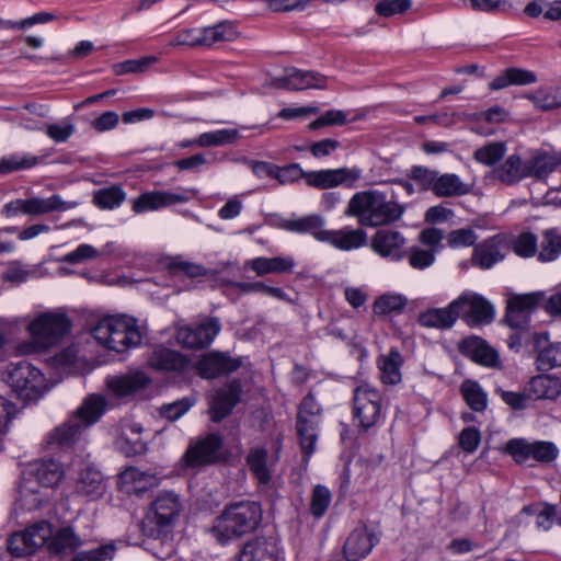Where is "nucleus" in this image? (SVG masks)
<instances>
[{
  "instance_id": "72a5a7b5",
  "label": "nucleus",
  "mask_w": 561,
  "mask_h": 561,
  "mask_svg": "<svg viewBox=\"0 0 561 561\" xmlns=\"http://www.w3.org/2000/svg\"><path fill=\"white\" fill-rule=\"evenodd\" d=\"M119 478L122 483L126 486L127 492H134L137 494L158 486L160 482V479L154 472L141 471L134 467L123 471Z\"/></svg>"
},
{
  "instance_id": "774afa93",
  "label": "nucleus",
  "mask_w": 561,
  "mask_h": 561,
  "mask_svg": "<svg viewBox=\"0 0 561 561\" xmlns=\"http://www.w3.org/2000/svg\"><path fill=\"white\" fill-rule=\"evenodd\" d=\"M481 434L476 427H466L459 434V446L466 453H473L480 445Z\"/></svg>"
},
{
  "instance_id": "6e6d98bb",
  "label": "nucleus",
  "mask_w": 561,
  "mask_h": 561,
  "mask_svg": "<svg viewBox=\"0 0 561 561\" xmlns=\"http://www.w3.org/2000/svg\"><path fill=\"white\" fill-rule=\"evenodd\" d=\"M561 254V234L556 231H546L541 242L539 259L541 261H552Z\"/></svg>"
},
{
  "instance_id": "864d4df0",
  "label": "nucleus",
  "mask_w": 561,
  "mask_h": 561,
  "mask_svg": "<svg viewBox=\"0 0 561 561\" xmlns=\"http://www.w3.org/2000/svg\"><path fill=\"white\" fill-rule=\"evenodd\" d=\"M506 147L503 142H490L477 149L473 157L485 165H493L504 157Z\"/></svg>"
},
{
  "instance_id": "49530a36",
  "label": "nucleus",
  "mask_w": 561,
  "mask_h": 561,
  "mask_svg": "<svg viewBox=\"0 0 561 561\" xmlns=\"http://www.w3.org/2000/svg\"><path fill=\"white\" fill-rule=\"evenodd\" d=\"M56 19L50 12H37L20 21L0 19V30H26L35 24H45Z\"/></svg>"
},
{
  "instance_id": "f257e3e1",
  "label": "nucleus",
  "mask_w": 561,
  "mask_h": 561,
  "mask_svg": "<svg viewBox=\"0 0 561 561\" xmlns=\"http://www.w3.org/2000/svg\"><path fill=\"white\" fill-rule=\"evenodd\" d=\"M181 511L182 503L179 495L174 492H163L156 497L150 512L141 520L140 529L146 538L145 545L148 546L147 549L154 557L164 558L163 553L159 552L151 541H159L161 547H167L165 556L173 551L171 531Z\"/></svg>"
},
{
  "instance_id": "393cba45",
  "label": "nucleus",
  "mask_w": 561,
  "mask_h": 561,
  "mask_svg": "<svg viewBox=\"0 0 561 561\" xmlns=\"http://www.w3.org/2000/svg\"><path fill=\"white\" fill-rule=\"evenodd\" d=\"M459 350L462 355L480 365L495 367L499 363L497 352L478 336L465 339L460 343Z\"/></svg>"
},
{
  "instance_id": "dca6fc26",
  "label": "nucleus",
  "mask_w": 561,
  "mask_h": 561,
  "mask_svg": "<svg viewBox=\"0 0 561 561\" xmlns=\"http://www.w3.org/2000/svg\"><path fill=\"white\" fill-rule=\"evenodd\" d=\"M147 363L150 368L163 373H184L191 367L190 357L163 345H158L151 351Z\"/></svg>"
},
{
  "instance_id": "37998d69",
  "label": "nucleus",
  "mask_w": 561,
  "mask_h": 561,
  "mask_svg": "<svg viewBox=\"0 0 561 561\" xmlns=\"http://www.w3.org/2000/svg\"><path fill=\"white\" fill-rule=\"evenodd\" d=\"M267 457V450L262 447L251 449L247 456V463L261 486H267L272 479L271 470L266 465Z\"/></svg>"
},
{
  "instance_id": "0e129e2a",
  "label": "nucleus",
  "mask_w": 561,
  "mask_h": 561,
  "mask_svg": "<svg viewBox=\"0 0 561 561\" xmlns=\"http://www.w3.org/2000/svg\"><path fill=\"white\" fill-rule=\"evenodd\" d=\"M113 543L101 546L96 549L76 554L72 561H106L111 560L115 553Z\"/></svg>"
},
{
  "instance_id": "4d7b16f0",
  "label": "nucleus",
  "mask_w": 561,
  "mask_h": 561,
  "mask_svg": "<svg viewBox=\"0 0 561 561\" xmlns=\"http://www.w3.org/2000/svg\"><path fill=\"white\" fill-rule=\"evenodd\" d=\"M409 264L415 270L430 267L435 261V250H424L419 247H411L407 253Z\"/></svg>"
},
{
  "instance_id": "58836bf2",
  "label": "nucleus",
  "mask_w": 561,
  "mask_h": 561,
  "mask_svg": "<svg viewBox=\"0 0 561 561\" xmlns=\"http://www.w3.org/2000/svg\"><path fill=\"white\" fill-rule=\"evenodd\" d=\"M471 190L472 185L462 182L458 175L438 173L433 193L438 197H454L466 195Z\"/></svg>"
},
{
  "instance_id": "ddd939ff",
  "label": "nucleus",
  "mask_w": 561,
  "mask_h": 561,
  "mask_svg": "<svg viewBox=\"0 0 561 561\" xmlns=\"http://www.w3.org/2000/svg\"><path fill=\"white\" fill-rule=\"evenodd\" d=\"M222 439L217 434H208L192 440L181 463L184 468H197L217 462L221 458Z\"/></svg>"
},
{
  "instance_id": "a19ab883",
  "label": "nucleus",
  "mask_w": 561,
  "mask_h": 561,
  "mask_svg": "<svg viewBox=\"0 0 561 561\" xmlns=\"http://www.w3.org/2000/svg\"><path fill=\"white\" fill-rule=\"evenodd\" d=\"M50 539L51 540L48 542V550L54 554L71 553L82 545L80 537L71 527L58 529L53 534Z\"/></svg>"
},
{
  "instance_id": "4c0bfd02",
  "label": "nucleus",
  "mask_w": 561,
  "mask_h": 561,
  "mask_svg": "<svg viewBox=\"0 0 561 561\" xmlns=\"http://www.w3.org/2000/svg\"><path fill=\"white\" fill-rule=\"evenodd\" d=\"M403 358L397 348H391L388 354L378 359L380 379L386 385H397L401 381V366Z\"/></svg>"
},
{
  "instance_id": "f704fd0d",
  "label": "nucleus",
  "mask_w": 561,
  "mask_h": 561,
  "mask_svg": "<svg viewBox=\"0 0 561 561\" xmlns=\"http://www.w3.org/2000/svg\"><path fill=\"white\" fill-rule=\"evenodd\" d=\"M257 276L266 274H282L290 273L295 266V261L289 256H275V257H255L245 264Z\"/></svg>"
},
{
  "instance_id": "412c9836",
  "label": "nucleus",
  "mask_w": 561,
  "mask_h": 561,
  "mask_svg": "<svg viewBox=\"0 0 561 561\" xmlns=\"http://www.w3.org/2000/svg\"><path fill=\"white\" fill-rule=\"evenodd\" d=\"M561 167V153L536 150L525 160L526 178L545 180Z\"/></svg>"
},
{
  "instance_id": "c9c22d12",
  "label": "nucleus",
  "mask_w": 561,
  "mask_h": 561,
  "mask_svg": "<svg viewBox=\"0 0 561 561\" xmlns=\"http://www.w3.org/2000/svg\"><path fill=\"white\" fill-rule=\"evenodd\" d=\"M42 489L36 480L24 473L23 480L19 485L18 505L25 511H34L41 507L45 501Z\"/></svg>"
},
{
  "instance_id": "aec40b11",
  "label": "nucleus",
  "mask_w": 561,
  "mask_h": 561,
  "mask_svg": "<svg viewBox=\"0 0 561 561\" xmlns=\"http://www.w3.org/2000/svg\"><path fill=\"white\" fill-rule=\"evenodd\" d=\"M377 542L376 535L366 527L355 528L344 542V558L346 561H359L370 553Z\"/></svg>"
},
{
  "instance_id": "b1692460",
  "label": "nucleus",
  "mask_w": 561,
  "mask_h": 561,
  "mask_svg": "<svg viewBox=\"0 0 561 561\" xmlns=\"http://www.w3.org/2000/svg\"><path fill=\"white\" fill-rule=\"evenodd\" d=\"M239 366V360L222 353H208L199 359L197 370L203 378L210 379L232 373L237 370Z\"/></svg>"
},
{
  "instance_id": "f8f14e48",
  "label": "nucleus",
  "mask_w": 561,
  "mask_h": 561,
  "mask_svg": "<svg viewBox=\"0 0 561 561\" xmlns=\"http://www.w3.org/2000/svg\"><path fill=\"white\" fill-rule=\"evenodd\" d=\"M456 317L469 325L486 324L494 318L492 305L482 296L466 291L453 300Z\"/></svg>"
},
{
  "instance_id": "09e8293b",
  "label": "nucleus",
  "mask_w": 561,
  "mask_h": 561,
  "mask_svg": "<svg viewBox=\"0 0 561 561\" xmlns=\"http://www.w3.org/2000/svg\"><path fill=\"white\" fill-rule=\"evenodd\" d=\"M529 99L540 110H553L561 106V88L540 89Z\"/></svg>"
},
{
  "instance_id": "de8ad7c7",
  "label": "nucleus",
  "mask_w": 561,
  "mask_h": 561,
  "mask_svg": "<svg viewBox=\"0 0 561 561\" xmlns=\"http://www.w3.org/2000/svg\"><path fill=\"white\" fill-rule=\"evenodd\" d=\"M461 392L467 404L476 412H482L486 408V394L477 382L466 381L461 386Z\"/></svg>"
},
{
  "instance_id": "e2e57ef3",
  "label": "nucleus",
  "mask_w": 561,
  "mask_h": 561,
  "mask_svg": "<svg viewBox=\"0 0 561 561\" xmlns=\"http://www.w3.org/2000/svg\"><path fill=\"white\" fill-rule=\"evenodd\" d=\"M156 61H157V58L154 56H148V57H144L140 59L126 60L124 62L115 65L114 71L116 75L142 72L150 65L154 64Z\"/></svg>"
},
{
  "instance_id": "c756f323",
  "label": "nucleus",
  "mask_w": 561,
  "mask_h": 561,
  "mask_svg": "<svg viewBox=\"0 0 561 561\" xmlns=\"http://www.w3.org/2000/svg\"><path fill=\"white\" fill-rule=\"evenodd\" d=\"M85 428L73 416L54 428L46 437V444L53 447H69L75 444Z\"/></svg>"
},
{
  "instance_id": "a18cd8bd",
  "label": "nucleus",
  "mask_w": 561,
  "mask_h": 561,
  "mask_svg": "<svg viewBox=\"0 0 561 561\" xmlns=\"http://www.w3.org/2000/svg\"><path fill=\"white\" fill-rule=\"evenodd\" d=\"M239 138L240 134L238 129L227 128L203 133L194 139V144L203 148L218 147L234 144Z\"/></svg>"
},
{
  "instance_id": "79ce46f5",
  "label": "nucleus",
  "mask_w": 561,
  "mask_h": 561,
  "mask_svg": "<svg viewBox=\"0 0 561 561\" xmlns=\"http://www.w3.org/2000/svg\"><path fill=\"white\" fill-rule=\"evenodd\" d=\"M324 220L319 215H309L297 219L284 220L280 224L283 229L295 231L299 233H312L316 239L322 241L321 233H327L328 230H323L322 226Z\"/></svg>"
},
{
  "instance_id": "2eb2a0df",
  "label": "nucleus",
  "mask_w": 561,
  "mask_h": 561,
  "mask_svg": "<svg viewBox=\"0 0 561 561\" xmlns=\"http://www.w3.org/2000/svg\"><path fill=\"white\" fill-rule=\"evenodd\" d=\"M328 78L316 71H302L296 68L285 70L280 78L273 82L275 88L288 90L327 89Z\"/></svg>"
},
{
  "instance_id": "bb28decb",
  "label": "nucleus",
  "mask_w": 561,
  "mask_h": 561,
  "mask_svg": "<svg viewBox=\"0 0 561 561\" xmlns=\"http://www.w3.org/2000/svg\"><path fill=\"white\" fill-rule=\"evenodd\" d=\"M25 474L42 488H54L62 480L65 470L59 462L47 459L33 463Z\"/></svg>"
},
{
  "instance_id": "4be33fe9",
  "label": "nucleus",
  "mask_w": 561,
  "mask_h": 561,
  "mask_svg": "<svg viewBox=\"0 0 561 561\" xmlns=\"http://www.w3.org/2000/svg\"><path fill=\"white\" fill-rule=\"evenodd\" d=\"M105 491L104 477L101 471L92 465H85L78 472L75 481V492L88 500L99 499Z\"/></svg>"
},
{
  "instance_id": "13d9d810",
  "label": "nucleus",
  "mask_w": 561,
  "mask_h": 561,
  "mask_svg": "<svg viewBox=\"0 0 561 561\" xmlns=\"http://www.w3.org/2000/svg\"><path fill=\"white\" fill-rule=\"evenodd\" d=\"M330 502H331V492L329 491V489L323 485H316L312 491V496H311V502H310L311 514L317 518L323 516Z\"/></svg>"
},
{
  "instance_id": "052dcab7",
  "label": "nucleus",
  "mask_w": 561,
  "mask_h": 561,
  "mask_svg": "<svg viewBox=\"0 0 561 561\" xmlns=\"http://www.w3.org/2000/svg\"><path fill=\"white\" fill-rule=\"evenodd\" d=\"M412 5L411 0H381L376 3L375 12L383 18L401 14Z\"/></svg>"
},
{
  "instance_id": "603ef678",
  "label": "nucleus",
  "mask_w": 561,
  "mask_h": 561,
  "mask_svg": "<svg viewBox=\"0 0 561 561\" xmlns=\"http://www.w3.org/2000/svg\"><path fill=\"white\" fill-rule=\"evenodd\" d=\"M543 302V293L535 291L523 295H514L507 300V305L515 310L524 311L529 314L540 304Z\"/></svg>"
},
{
  "instance_id": "5fc2aeb1",
  "label": "nucleus",
  "mask_w": 561,
  "mask_h": 561,
  "mask_svg": "<svg viewBox=\"0 0 561 561\" xmlns=\"http://www.w3.org/2000/svg\"><path fill=\"white\" fill-rule=\"evenodd\" d=\"M537 363L542 370L561 366V343H551L541 347L537 355Z\"/></svg>"
},
{
  "instance_id": "3c124183",
  "label": "nucleus",
  "mask_w": 561,
  "mask_h": 561,
  "mask_svg": "<svg viewBox=\"0 0 561 561\" xmlns=\"http://www.w3.org/2000/svg\"><path fill=\"white\" fill-rule=\"evenodd\" d=\"M125 199V193L119 186H111L94 193L93 202L101 208L112 209L119 206Z\"/></svg>"
},
{
  "instance_id": "39448f33",
  "label": "nucleus",
  "mask_w": 561,
  "mask_h": 561,
  "mask_svg": "<svg viewBox=\"0 0 561 561\" xmlns=\"http://www.w3.org/2000/svg\"><path fill=\"white\" fill-rule=\"evenodd\" d=\"M360 178V170L357 168H339L320 171L305 172L298 163L286 167H278L276 180L279 184L294 183L305 179L309 186L320 190L332 188L339 185H353Z\"/></svg>"
},
{
  "instance_id": "7ed1b4c3",
  "label": "nucleus",
  "mask_w": 561,
  "mask_h": 561,
  "mask_svg": "<svg viewBox=\"0 0 561 561\" xmlns=\"http://www.w3.org/2000/svg\"><path fill=\"white\" fill-rule=\"evenodd\" d=\"M405 207L394 201L387 199L379 191L358 192L348 202L346 214L357 218L365 227H382L401 219Z\"/></svg>"
},
{
  "instance_id": "bf43d9fd",
  "label": "nucleus",
  "mask_w": 561,
  "mask_h": 561,
  "mask_svg": "<svg viewBox=\"0 0 561 561\" xmlns=\"http://www.w3.org/2000/svg\"><path fill=\"white\" fill-rule=\"evenodd\" d=\"M347 123L346 114L341 110H329L308 125V129L317 130L325 126H343Z\"/></svg>"
},
{
  "instance_id": "6ab92c4d",
  "label": "nucleus",
  "mask_w": 561,
  "mask_h": 561,
  "mask_svg": "<svg viewBox=\"0 0 561 561\" xmlns=\"http://www.w3.org/2000/svg\"><path fill=\"white\" fill-rule=\"evenodd\" d=\"M151 379L142 371L135 370L125 375L110 376L105 380V385L110 392L117 398L133 396L146 389Z\"/></svg>"
},
{
  "instance_id": "9b49d317",
  "label": "nucleus",
  "mask_w": 561,
  "mask_h": 561,
  "mask_svg": "<svg viewBox=\"0 0 561 561\" xmlns=\"http://www.w3.org/2000/svg\"><path fill=\"white\" fill-rule=\"evenodd\" d=\"M381 415V396L369 387L362 385L355 388L353 396V416L363 430L373 427Z\"/></svg>"
},
{
  "instance_id": "ea45409f",
  "label": "nucleus",
  "mask_w": 561,
  "mask_h": 561,
  "mask_svg": "<svg viewBox=\"0 0 561 561\" xmlns=\"http://www.w3.org/2000/svg\"><path fill=\"white\" fill-rule=\"evenodd\" d=\"M492 176L505 184H514L526 178L525 161L519 156L512 154L492 171Z\"/></svg>"
},
{
  "instance_id": "e433bc0d",
  "label": "nucleus",
  "mask_w": 561,
  "mask_h": 561,
  "mask_svg": "<svg viewBox=\"0 0 561 561\" xmlns=\"http://www.w3.org/2000/svg\"><path fill=\"white\" fill-rule=\"evenodd\" d=\"M457 320L453 301L446 308L428 309L420 313L417 322L425 328L450 329Z\"/></svg>"
},
{
  "instance_id": "cd10ccee",
  "label": "nucleus",
  "mask_w": 561,
  "mask_h": 561,
  "mask_svg": "<svg viewBox=\"0 0 561 561\" xmlns=\"http://www.w3.org/2000/svg\"><path fill=\"white\" fill-rule=\"evenodd\" d=\"M505 244L500 237L490 238L474 247L472 263L481 268H490L496 262L503 260Z\"/></svg>"
},
{
  "instance_id": "423d86ee",
  "label": "nucleus",
  "mask_w": 561,
  "mask_h": 561,
  "mask_svg": "<svg viewBox=\"0 0 561 561\" xmlns=\"http://www.w3.org/2000/svg\"><path fill=\"white\" fill-rule=\"evenodd\" d=\"M4 380L24 402L38 400L50 388L41 370L27 362L9 365Z\"/></svg>"
},
{
  "instance_id": "a211bd4d",
  "label": "nucleus",
  "mask_w": 561,
  "mask_h": 561,
  "mask_svg": "<svg viewBox=\"0 0 561 561\" xmlns=\"http://www.w3.org/2000/svg\"><path fill=\"white\" fill-rule=\"evenodd\" d=\"M188 201L185 193L170 191H151L139 195L133 201L131 208L140 214L148 210H157L162 207H170L176 204H183Z\"/></svg>"
},
{
  "instance_id": "f3484780",
  "label": "nucleus",
  "mask_w": 561,
  "mask_h": 561,
  "mask_svg": "<svg viewBox=\"0 0 561 561\" xmlns=\"http://www.w3.org/2000/svg\"><path fill=\"white\" fill-rule=\"evenodd\" d=\"M404 244L405 239L402 233L390 229H380L370 239V248L374 252L396 262L404 257Z\"/></svg>"
},
{
  "instance_id": "f03ea898",
  "label": "nucleus",
  "mask_w": 561,
  "mask_h": 561,
  "mask_svg": "<svg viewBox=\"0 0 561 561\" xmlns=\"http://www.w3.org/2000/svg\"><path fill=\"white\" fill-rule=\"evenodd\" d=\"M261 505L253 501H241L227 505L218 515L209 533L220 545L254 531L262 522Z\"/></svg>"
},
{
  "instance_id": "2f4dec72",
  "label": "nucleus",
  "mask_w": 561,
  "mask_h": 561,
  "mask_svg": "<svg viewBox=\"0 0 561 561\" xmlns=\"http://www.w3.org/2000/svg\"><path fill=\"white\" fill-rule=\"evenodd\" d=\"M142 427L137 423H126L117 440V446L127 457L142 455L147 443L141 436Z\"/></svg>"
},
{
  "instance_id": "0eeeda50",
  "label": "nucleus",
  "mask_w": 561,
  "mask_h": 561,
  "mask_svg": "<svg viewBox=\"0 0 561 561\" xmlns=\"http://www.w3.org/2000/svg\"><path fill=\"white\" fill-rule=\"evenodd\" d=\"M71 322L65 313L58 311L42 312L32 319L26 330L37 348L57 345L70 332Z\"/></svg>"
},
{
  "instance_id": "69168bd1",
  "label": "nucleus",
  "mask_w": 561,
  "mask_h": 561,
  "mask_svg": "<svg viewBox=\"0 0 561 561\" xmlns=\"http://www.w3.org/2000/svg\"><path fill=\"white\" fill-rule=\"evenodd\" d=\"M476 241L477 234L470 228L456 229L447 236V244L451 248L470 247Z\"/></svg>"
},
{
  "instance_id": "8fccbe9b",
  "label": "nucleus",
  "mask_w": 561,
  "mask_h": 561,
  "mask_svg": "<svg viewBox=\"0 0 561 561\" xmlns=\"http://www.w3.org/2000/svg\"><path fill=\"white\" fill-rule=\"evenodd\" d=\"M407 298L399 294H386L380 296L374 304V312L376 314H388L391 312H400L407 306Z\"/></svg>"
},
{
  "instance_id": "7c9ffc66",
  "label": "nucleus",
  "mask_w": 561,
  "mask_h": 561,
  "mask_svg": "<svg viewBox=\"0 0 561 561\" xmlns=\"http://www.w3.org/2000/svg\"><path fill=\"white\" fill-rule=\"evenodd\" d=\"M322 241H327L335 248L350 251L358 249L366 244L367 233L363 229H344V230H328L327 233H321Z\"/></svg>"
},
{
  "instance_id": "20e7f679",
  "label": "nucleus",
  "mask_w": 561,
  "mask_h": 561,
  "mask_svg": "<svg viewBox=\"0 0 561 561\" xmlns=\"http://www.w3.org/2000/svg\"><path fill=\"white\" fill-rule=\"evenodd\" d=\"M91 333L100 344L117 353L139 345L142 339L136 319L124 314L100 319Z\"/></svg>"
},
{
  "instance_id": "473e14b6",
  "label": "nucleus",
  "mask_w": 561,
  "mask_h": 561,
  "mask_svg": "<svg viewBox=\"0 0 561 561\" xmlns=\"http://www.w3.org/2000/svg\"><path fill=\"white\" fill-rule=\"evenodd\" d=\"M106 407L107 401L105 397L98 393H92L83 400L72 416L76 417L87 430L89 426L93 425L101 419L106 410Z\"/></svg>"
},
{
  "instance_id": "5701e85b",
  "label": "nucleus",
  "mask_w": 561,
  "mask_h": 561,
  "mask_svg": "<svg viewBox=\"0 0 561 561\" xmlns=\"http://www.w3.org/2000/svg\"><path fill=\"white\" fill-rule=\"evenodd\" d=\"M241 394V385L238 380L219 389L210 404V417L214 422H220L227 417L233 407L239 402Z\"/></svg>"
},
{
  "instance_id": "c03bdc74",
  "label": "nucleus",
  "mask_w": 561,
  "mask_h": 561,
  "mask_svg": "<svg viewBox=\"0 0 561 561\" xmlns=\"http://www.w3.org/2000/svg\"><path fill=\"white\" fill-rule=\"evenodd\" d=\"M202 46L210 47L216 43L237 38L238 32L232 22L224 21L214 26L201 28Z\"/></svg>"
},
{
  "instance_id": "6e6552de",
  "label": "nucleus",
  "mask_w": 561,
  "mask_h": 561,
  "mask_svg": "<svg viewBox=\"0 0 561 561\" xmlns=\"http://www.w3.org/2000/svg\"><path fill=\"white\" fill-rule=\"evenodd\" d=\"M321 411V407L312 393H308L298 407L296 428L306 459L314 451Z\"/></svg>"
},
{
  "instance_id": "a878e982",
  "label": "nucleus",
  "mask_w": 561,
  "mask_h": 561,
  "mask_svg": "<svg viewBox=\"0 0 561 561\" xmlns=\"http://www.w3.org/2000/svg\"><path fill=\"white\" fill-rule=\"evenodd\" d=\"M239 561H279L277 543L264 537L250 540L243 546Z\"/></svg>"
},
{
  "instance_id": "9d476101",
  "label": "nucleus",
  "mask_w": 561,
  "mask_h": 561,
  "mask_svg": "<svg viewBox=\"0 0 561 561\" xmlns=\"http://www.w3.org/2000/svg\"><path fill=\"white\" fill-rule=\"evenodd\" d=\"M51 536V525L42 520L27 527L24 531L13 534L8 540V550L14 557H25L46 545Z\"/></svg>"
},
{
  "instance_id": "1a4fd4ad",
  "label": "nucleus",
  "mask_w": 561,
  "mask_h": 561,
  "mask_svg": "<svg viewBox=\"0 0 561 561\" xmlns=\"http://www.w3.org/2000/svg\"><path fill=\"white\" fill-rule=\"evenodd\" d=\"M505 451L510 454L518 465H525L529 459L540 463H550L559 456V449L552 442H528L524 438L510 439L505 445Z\"/></svg>"
},
{
  "instance_id": "4468645a",
  "label": "nucleus",
  "mask_w": 561,
  "mask_h": 561,
  "mask_svg": "<svg viewBox=\"0 0 561 561\" xmlns=\"http://www.w3.org/2000/svg\"><path fill=\"white\" fill-rule=\"evenodd\" d=\"M220 331L216 318H205L196 327H181L176 331V341L187 348L207 347Z\"/></svg>"
},
{
  "instance_id": "338daca9",
  "label": "nucleus",
  "mask_w": 561,
  "mask_h": 561,
  "mask_svg": "<svg viewBox=\"0 0 561 561\" xmlns=\"http://www.w3.org/2000/svg\"><path fill=\"white\" fill-rule=\"evenodd\" d=\"M100 256V251L90 244H80L75 251L66 254L61 262L68 264H79L87 260H92Z\"/></svg>"
},
{
  "instance_id": "c85d7f7f",
  "label": "nucleus",
  "mask_w": 561,
  "mask_h": 561,
  "mask_svg": "<svg viewBox=\"0 0 561 561\" xmlns=\"http://www.w3.org/2000/svg\"><path fill=\"white\" fill-rule=\"evenodd\" d=\"M78 205L77 201H64L58 194L47 198L35 196L26 199V215L39 216L54 211H66L76 208Z\"/></svg>"
},
{
  "instance_id": "680f3d73",
  "label": "nucleus",
  "mask_w": 561,
  "mask_h": 561,
  "mask_svg": "<svg viewBox=\"0 0 561 561\" xmlns=\"http://www.w3.org/2000/svg\"><path fill=\"white\" fill-rule=\"evenodd\" d=\"M437 171L430 170L424 167H413L411 169L410 178L414 180L422 191H434Z\"/></svg>"
}]
</instances>
